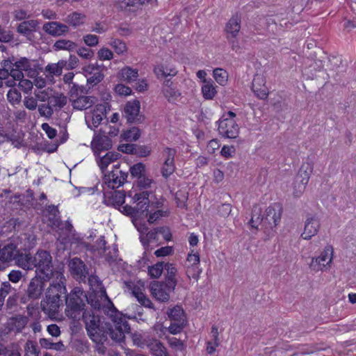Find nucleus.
Here are the masks:
<instances>
[{
  "instance_id": "423d86ee",
  "label": "nucleus",
  "mask_w": 356,
  "mask_h": 356,
  "mask_svg": "<svg viewBox=\"0 0 356 356\" xmlns=\"http://www.w3.org/2000/svg\"><path fill=\"white\" fill-rule=\"evenodd\" d=\"M87 297L83 290L79 287L74 288L70 293L65 296V314L73 321H79L83 312L85 301Z\"/></svg>"
},
{
  "instance_id": "dca6fc26",
  "label": "nucleus",
  "mask_w": 356,
  "mask_h": 356,
  "mask_svg": "<svg viewBox=\"0 0 356 356\" xmlns=\"http://www.w3.org/2000/svg\"><path fill=\"white\" fill-rule=\"evenodd\" d=\"M87 82L91 86L99 83L104 78L100 67L96 64H89L83 68Z\"/></svg>"
},
{
  "instance_id": "3c124183",
  "label": "nucleus",
  "mask_w": 356,
  "mask_h": 356,
  "mask_svg": "<svg viewBox=\"0 0 356 356\" xmlns=\"http://www.w3.org/2000/svg\"><path fill=\"white\" fill-rule=\"evenodd\" d=\"M165 266V264L163 262H158L150 266L148 269L149 275L152 278H159L162 275Z\"/></svg>"
},
{
  "instance_id": "f704fd0d",
  "label": "nucleus",
  "mask_w": 356,
  "mask_h": 356,
  "mask_svg": "<svg viewBox=\"0 0 356 356\" xmlns=\"http://www.w3.org/2000/svg\"><path fill=\"white\" fill-rule=\"evenodd\" d=\"M201 91L203 97L207 100L213 99L217 94L216 86L211 79L202 83Z\"/></svg>"
},
{
  "instance_id": "79ce46f5",
  "label": "nucleus",
  "mask_w": 356,
  "mask_h": 356,
  "mask_svg": "<svg viewBox=\"0 0 356 356\" xmlns=\"http://www.w3.org/2000/svg\"><path fill=\"white\" fill-rule=\"evenodd\" d=\"M111 193V197L108 200H106L108 204H111L114 206H121L124 203L125 194L123 191H114Z\"/></svg>"
},
{
  "instance_id": "c756f323",
  "label": "nucleus",
  "mask_w": 356,
  "mask_h": 356,
  "mask_svg": "<svg viewBox=\"0 0 356 356\" xmlns=\"http://www.w3.org/2000/svg\"><path fill=\"white\" fill-rule=\"evenodd\" d=\"M39 23L37 20L31 19L19 23L17 27V31L24 35L29 36L33 32L37 31Z\"/></svg>"
},
{
  "instance_id": "c03bdc74",
  "label": "nucleus",
  "mask_w": 356,
  "mask_h": 356,
  "mask_svg": "<svg viewBox=\"0 0 356 356\" xmlns=\"http://www.w3.org/2000/svg\"><path fill=\"white\" fill-rule=\"evenodd\" d=\"M213 76L220 86H225L228 81V73L222 68H216L213 71Z\"/></svg>"
},
{
  "instance_id": "338daca9",
  "label": "nucleus",
  "mask_w": 356,
  "mask_h": 356,
  "mask_svg": "<svg viewBox=\"0 0 356 356\" xmlns=\"http://www.w3.org/2000/svg\"><path fill=\"white\" fill-rule=\"evenodd\" d=\"M193 265H200V255L197 252H195L194 250H192L188 254L186 266Z\"/></svg>"
},
{
  "instance_id": "473e14b6",
  "label": "nucleus",
  "mask_w": 356,
  "mask_h": 356,
  "mask_svg": "<svg viewBox=\"0 0 356 356\" xmlns=\"http://www.w3.org/2000/svg\"><path fill=\"white\" fill-rule=\"evenodd\" d=\"M28 323V319L25 316H16L10 318L8 321V326L10 330L19 332L25 327Z\"/></svg>"
},
{
  "instance_id": "4d7b16f0",
  "label": "nucleus",
  "mask_w": 356,
  "mask_h": 356,
  "mask_svg": "<svg viewBox=\"0 0 356 356\" xmlns=\"http://www.w3.org/2000/svg\"><path fill=\"white\" fill-rule=\"evenodd\" d=\"M145 171V165L142 163H138L130 168V172L133 177L140 178Z\"/></svg>"
},
{
  "instance_id": "774afa93",
  "label": "nucleus",
  "mask_w": 356,
  "mask_h": 356,
  "mask_svg": "<svg viewBox=\"0 0 356 356\" xmlns=\"http://www.w3.org/2000/svg\"><path fill=\"white\" fill-rule=\"evenodd\" d=\"M77 54L82 58L90 60L94 56L93 50L82 47L77 49Z\"/></svg>"
},
{
  "instance_id": "49530a36",
  "label": "nucleus",
  "mask_w": 356,
  "mask_h": 356,
  "mask_svg": "<svg viewBox=\"0 0 356 356\" xmlns=\"http://www.w3.org/2000/svg\"><path fill=\"white\" fill-rule=\"evenodd\" d=\"M108 44L118 55H122L127 51L126 44L119 39L111 38V41L108 42Z\"/></svg>"
},
{
  "instance_id": "e433bc0d",
  "label": "nucleus",
  "mask_w": 356,
  "mask_h": 356,
  "mask_svg": "<svg viewBox=\"0 0 356 356\" xmlns=\"http://www.w3.org/2000/svg\"><path fill=\"white\" fill-rule=\"evenodd\" d=\"M77 44L70 40L60 39L54 42L53 44V49L55 51H73L76 49Z\"/></svg>"
},
{
  "instance_id": "f8f14e48",
  "label": "nucleus",
  "mask_w": 356,
  "mask_h": 356,
  "mask_svg": "<svg viewBox=\"0 0 356 356\" xmlns=\"http://www.w3.org/2000/svg\"><path fill=\"white\" fill-rule=\"evenodd\" d=\"M126 178L127 175L115 165L114 170L104 175V181L108 188L114 189L122 186Z\"/></svg>"
},
{
  "instance_id": "864d4df0",
  "label": "nucleus",
  "mask_w": 356,
  "mask_h": 356,
  "mask_svg": "<svg viewBox=\"0 0 356 356\" xmlns=\"http://www.w3.org/2000/svg\"><path fill=\"white\" fill-rule=\"evenodd\" d=\"M97 56L100 60H111L113 58L114 54L108 47H102L97 51Z\"/></svg>"
},
{
  "instance_id": "ddd939ff",
  "label": "nucleus",
  "mask_w": 356,
  "mask_h": 356,
  "mask_svg": "<svg viewBox=\"0 0 356 356\" xmlns=\"http://www.w3.org/2000/svg\"><path fill=\"white\" fill-rule=\"evenodd\" d=\"M170 286L159 282H153L150 284V292L154 298L161 302H167L170 298L169 293L172 291Z\"/></svg>"
},
{
  "instance_id": "a18cd8bd",
  "label": "nucleus",
  "mask_w": 356,
  "mask_h": 356,
  "mask_svg": "<svg viewBox=\"0 0 356 356\" xmlns=\"http://www.w3.org/2000/svg\"><path fill=\"white\" fill-rule=\"evenodd\" d=\"M165 266L167 270L168 284L170 286L172 289H175L177 284L175 275L177 274V270L172 264H165Z\"/></svg>"
},
{
  "instance_id": "b1692460",
  "label": "nucleus",
  "mask_w": 356,
  "mask_h": 356,
  "mask_svg": "<svg viewBox=\"0 0 356 356\" xmlns=\"http://www.w3.org/2000/svg\"><path fill=\"white\" fill-rule=\"evenodd\" d=\"M81 317L84 320L86 327L89 335H95L99 327V318L95 315H90L89 312H83L81 314Z\"/></svg>"
},
{
  "instance_id": "72a5a7b5",
  "label": "nucleus",
  "mask_w": 356,
  "mask_h": 356,
  "mask_svg": "<svg viewBox=\"0 0 356 356\" xmlns=\"http://www.w3.org/2000/svg\"><path fill=\"white\" fill-rule=\"evenodd\" d=\"M97 155L99 156V159L97 160L98 165L102 172H104L109 164L118 159L120 154L117 152H108L103 156H101L100 154Z\"/></svg>"
},
{
  "instance_id": "ea45409f",
  "label": "nucleus",
  "mask_w": 356,
  "mask_h": 356,
  "mask_svg": "<svg viewBox=\"0 0 356 356\" xmlns=\"http://www.w3.org/2000/svg\"><path fill=\"white\" fill-rule=\"evenodd\" d=\"M157 229L146 232L145 234L140 235V242L145 248H147L150 243L156 242L157 239Z\"/></svg>"
},
{
  "instance_id": "2f4dec72",
  "label": "nucleus",
  "mask_w": 356,
  "mask_h": 356,
  "mask_svg": "<svg viewBox=\"0 0 356 356\" xmlns=\"http://www.w3.org/2000/svg\"><path fill=\"white\" fill-rule=\"evenodd\" d=\"M138 76V70L133 69L129 66H126L121 69L118 74V79L127 83H131L136 81Z\"/></svg>"
},
{
  "instance_id": "6e6552de",
  "label": "nucleus",
  "mask_w": 356,
  "mask_h": 356,
  "mask_svg": "<svg viewBox=\"0 0 356 356\" xmlns=\"http://www.w3.org/2000/svg\"><path fill=\"white\" fill-rule=\"evenodd\" d=\"M312 170L313 167L310 163H306L302 165L292 184L291 193L294 197L298 198L302 195L309 182Z\"/></svg>"
},
{
  "instance_id": "7ed1b4c3",
  "label": "nucleus",
  "mask_w": 356,
  "mask_h": 356,
  "mask_svg": "<svg viewBox=\"0 0 356 356\" xmlns=\"http://www.w3.org/2000/svg\"><path fill=\"white\" fill-rule=\"evenodd\" d=\"M64 281L65 277L63 272L56 273V279L53 280L47 289L45 298L41 302L42 311L51 318L57 313L60 306L62 305L61 295L67 292Z\"/></svg>"
},
{
  "instance_id": "6ab92c4d",
  "label": "nucleus",
  "mask_w": 356,
  "mask_h": 356,
  "mask_svg": "<svg viewBox=\"0 0 356 356\" xmlns=\"http://www.w3.org/2000/svg\"><path fill=\"white\" fill-rule=\"evenodd\" d=\"M69 267L73 276L80 280L86 278L87 272L84 263L79 258H73L69 262Z\"/></svg>"
},
{
  "instance_id": "7c9ffc66",
  "label": "nucleus",
  "mask_w": 356,
  "mask_h": 356,
  "mask_svg": "<svg viewBox=\"0 0 356 356\" xmlns=\"http://www.w3.org/2000/svg\"><path fill=\"white\" fill-rule=\"evenodd\" d=\"M146 346L154 356H168L166 348L156 339H148Z\"/></svg>"
},
{
  "instance_id": "a19ab883",
  "label": "nucleus",
  "mask_w": 356,
  "mask_h": 356,
  "mask_svg": "<svg viewBox=\"0 0 356 356\" xmlns=\"http://www.w3.org/2000/svg\"><path fill=\"white\" fill-rule=\"evenodd\" d=\"M86 16L83 13L74 12L67 17V22L71 26L76 27L85 23Z\"/></svg>"
},
{
  "instance_id": "13d9d810",
  "label": "nucleus",
  "mask_w": 356,
  "mask_h": 356,
  "mask_svg": "<svg viewBox=\"0 0 356 356\" xmlns=\"http://www.w3.org/2000/svg\"><path fill=\"white\" fill-rule=\"evenodd\" d=\"M38 112L42 117L50 118L53 115V108L49 103L43 104L38 106Z\"/></svg>"
},
{
  "instance_id": "0eeeda50",
  "label": "nucleus",
  "mask_w": 356,
  "mask_h": 356,
  "mask_svg": "<svg viewBox=\"0 0 356 356\" xmlns=\"http://www.w3.org/2000/svg\"><path fill=\"white\" fill-rule=\"evenodd\" d=\"M236 113L229 111L222 115L218 121V131L220 136L226 138L235 139L240 132L238 124L235 120Z\"/></svg>"
},
{
  "instance_id": "58836bf2",
  "label": "nucleus",
  "mask_w": 356,
  "mask_h": 356,
  "mask_svg": "<svg viewBox=\"0 0 356 356\" xmlns=\"http://www.w3.org/2000/svg\"><path fill=\"white\" fill-rule=\"evenodd\" d=\"M168 317L172 321L186 323L184 312L179 306H175L168 312Z\"/></svg>"
},
{
  "instance_id": "4c0bfd02",
  "label": "nucleus",
  "mask_w": 356,
  "mask_h": 356,
  "mask_svg": "<svg viewBox=\"0 0 356 356\" xmlns=\"http://www.w3.org/2000/svg\"><path fill=\"white\" fill-rule=\"evenodd\" d=\"M151 204H152V207L149 208V213L147 215L149 216V218L147 220L149 223H153L161 217L165 216L166 212L160 209H157L156 211H153L154 209H159L161 207L162 204L161 202H156L155 204H154L153 203H152Z\"/></svg>"
},
{
  "instance_id": "de8ad7c7",
  "label": "nucleus",
  "mask_w": 356,
  "mask_h": 356,
  "mask_svg": "<svg viewBox=\"0 0 356 356\" xmlns=\"http://www.w3.org/2000/svg\"><path fill=\"white\" fill-rule=\"evenodd\" d=\"M140 136V131L137 127H132L129 130L124 131L121 137L125 141L132 142L137 140Z\"/></svg>"
},
{
  "instance_id": "39448f33",
  "label": "nucleus",
  "mask_w": 356,
  "mask_h": 356,
  "mask_svg": "<svg viewBox=\"0 0 356 356\" xmlns=\"http://www.w3.org/2000/svg\"><path fill=\"white\" fill-rule=\"evenodd\" d=\"M149 195L147 191H130L127 197L131 199L132 205L122 207L121 211L134 218L147 216L149 208L152 207L149 204Z\"/></svg>"
},
{
  "instance_id": "603ef678",
  "label": "nucleus",
  "mask_w": 356,
  "mask_h": 356,
  "mask_svg": "<svg viewBox=\"0 0 356 356\" xmlns=\"http://www.w3.org/2000/svg\"><path fill=\"white\" fill-rule=\"evenodd\" d=\"M39 350L35 343L28 341L24 346V356H39Z\"/></svg>"
},
{
  "instance_id": "c9c22d12",
  "label": "nucleus",
  "mask_w": 356,
  "mask_h": 356,
  "mask_svg": "<svg viewBox=\"0 0 356 356\" xmlns=\"http://www.w3.org/2000/svg\"><path fill=\"white\" fill-rule=\"evenodd\" d=\"M67 61L60 60L56 63H49L45 67V72L51 76H60L63 70L66 67Z\"/></svg>"
},
{
  "instance_id": "cd10ccee",
  "label": "nucleus",
  "mask_w": 356,
  "mask_h": 356,
  "mask_svg": "<svg viewBox=\"0 0 356 356\" xmlns=\"http://www.w3.org/2000/svg\"><path fill=\"white\" fill-rule=\"evenodd\" d=\"M241 30V19L238 16L232 17L225 26V31L227 39H234L237 37Z\"/></svg>"
},
{
  "instance_id": "6e6d98bb",
  "label": "nucleus",
  "mask_w": 356,
  "mask_h": 356,
  "mask_svg": "<svg viewBox=\"0 0 356 356\" xmlns=\"http://www.w3.org/2000/svg\"><path fill=\"white\" fill-rule=\"evenodd\" d=\"M167 340L169 346L177 350L181 351L186 348L184 341L176 337H168Z\"/></svg>"
},
{
  "instance_id": "9b49d317",
  "label": "nucleus",
  "mask_w": 356,
  "mask_h": 356,
  "mask_svg": "<svg viewBox=\"0 0 356 356\" xmlns=\"http://www.w3.org/2000/svg\"><path fill=\"white\" fill-rule=\"evenodd\" d=\"M320 229V219L316 216L308 215L304 222V228L300 237L303 240L309 241L318 234Z\"/></svg>"
},
{
  "instance_id": "412c9836",
  "label": "nucleus",
  "mask_w": 356,
  "mask_h": 356,
  "mask_svg": "<svg viewBox=\"0 0 356 356\" xmlns=\"http://www.w3.org/2000/svg\"><path fill=\"white\" fill-rule=\"evenodd\" d=\"M154 73L158 79L174 76L177 74L176 67L170 63H159L154 68Z\"/></svg>"
},
{
  "instance_id": "8fccbe9b",
  "label": "nucleus",
  "mask_w": 356,
  "mask_h": 356,
  "mask_svg": "<svg viewBox=\"0 0 356 356\" xmlns=\"http://www.w3.org/2000/svg\"><path fill=\"white\" fill-rule=\"evenodd\" d=\"M52 89L48 88L43 90H36L34 91V96L37 100L41 102H49L51 97Z\"/></svg>"
},
{
  "instance_id": "bb28decb",
  "label": "nucleus",
  "mask_w": 356,
  "mask_h": 356,
  "mask_svg": "<svg viewBox=\"0 0 356 356\" xmlns=\"http://www.w3.org/2000/svg\"><path fill=\"white\" fill-rule=\"evenodd\" d=\"M209 337L210 339L207 342V352L208 354L211 355L215 353L216 348L220 343L218 328L216 325H213L211 327Z\"/></svg>"
},
{
  "instance_id": "bf43d9fd",
  "label": "nucleus",
  "mask_w": 356,
  "mask_h": 356,
  "mask_svg": "<svg viewBox=\"0 0 356 356\" xmlns=\"http://www.w3.org/2000/svg\"><path fill=\"white\" fill-rule=\"evenodd\" d=\"M186 325V323L174 321L170 325L168 330L170 334H177L180 333Z\"/></svg>"
},
{
  "instance_id": "5fc2aeb1",
  "label": "nucleus",
  "mask_w": 356,
  "mask_h": 356,
  "mask_svg": "<svg viewBox=\"0 0 356 356\" xmlns=\"http://www.w3.org/2000/svg\"><path fill=\"white\" fill-rule=\"evenodd\" d=\"M186 266V275L189 278H193L197 280L202 273V270L200 268V265L193 266Z\"/></svg>"
},
{
  "instance_id": "052dcab7",
  "label": "nucleus",
  "mask_w": 356,
  "mask_h": 356,
  "mask_svg": "<svg viewBox=\"0 0 356 356\" xmlns=\"http://www.w3.org/2000/svg\"><path fill=\"white\" fill-rule=\"evenodd\" d=\"M24 106L30 111H34L38 106V100L35 97L27 96L23 100Z\"/></svg>"
},
{
  "instance_id": "4be33fe9",
  "label": "nucleus",
  "mask_w": 356,
  "mask_h": 356,
  "mask_svg": "<svg viewBox=\"0 0 356 356\" xmlns=\"http://www.w3.org/2000/svg\"><path fill=\"white\" fill-rule=\"evenodd\" d=\"M112 146L111 140L106 136H97L91 142V147L95 154H100L103 150H107Z\"/></svg>"
},
{
  "instance_id": "aec40b11",
  "label": "nucleus",
  "mask_w": 356,
  "mask_h": 356,
  "mask_svg": "<svg viewBox=\"0 0 356 356\" xmlns=\"http://www.w3.org/2000/svg\"><path fill=\"white\" fill-rule=\"evenodd\" d=\"M44 282L35 277L33 278L27 289V295L29 298L36 300L40 298L44 290Z\"/></svg>"
},
{
  "instance_id": "0e129e2a",
  "label": "nucleus",
  "mask_w": 356,
  "mask_h": 356,
  "mask_svg": "<svg viewBox=\"0 0 356 356\" xmlns=\"http://www.w3.org/2000/svg\"><path fill=\"white\" fill-rule=\"evenodd\" d=\"M21 94L16 89H10L7 94L8 101L13 104H18L21 99Z\"/></svg>"
},
{
  "instance_id": "a878e982",
  "label": "nucleus",
  "mask_w": 356,
  "mask_h": 356,
  "mask_svg": "<svg viewBox=\"0 0 356 356\" xmlns=\"http://www.w3.org/2000/svg\"><path fill=\"white\" fill-rule=\"evenodd\" d=\"M144 286L142 284H137L131 288V294L137 299V300L143 306L149 308L152 307L151 300L147 298L144 293Z\"/></svg>"
},
{
  "instance_id": "4468645a",
  "label": "nucleus",
  "mask_w": 356,
  "mask_h": 356,
  "mask_svg": "<svg viewBox=\"0 0 356 356\" xmlns=\"http://www.w3.org/2000/svg\"><path fill=\"white\" fill-rule=\"evenodd\" d=\"M14 66L19 67L22 71H24L30 78H33L38 75L39 72L41 70V67L37 60H29L26 58H22L16 61Z\"/></svg>"
},
{
  "instance_id": "f257e3e1",
  "label": "nucleus",
  "mask_w": 356,
  "mask_h": 356,
  "mask_svg": "<svg viewBox=\"0 0 356 356\" xmlns=\"http://www.w3.org/2000/svg\"><path fill=\"white\" fill-rule=\"evenodd\" d=\"M88 282L92 288H95V291L99 289L98 296L100 298V302L96 303L95 307L98 308L106 307L108 308L107 312H111L112 323L109 325L107 334L115 341L120 342L123 341L125 333L128 332L130 329L127 321L122 317L121 314L115 311L113 304L106 294V289L102 287V282L99 277L92 275L89 277Z\"/></svg>"
},
{
  "instance_id": "5701e85b",
  "label": "nucleus",
  "mask_w": 356,
  "mask_h": 356,
  "mask_svg": "<svg viewBox=\"0 0 356 356\" xmlns=\"http://www.w3.org/2000/svg\"><path fill=\"white\" fill-rule=\"evenodd\" d=\"M43 30L48 34L53 36H60L68 32L67 26L57 22L45 23L43 25Z\"/></svg>"
},
{
  "instance_id": "37998d69",
  "label": "nucleus",
  "mask_w": 356,
  "mask_h": 356,
  "mask_svg": "<svg viewBox=\"0 0 356 356\" xmlns=\"http://www.w3.org/2000/svg\"><path fill=\"white\" fill-rule=\"evenodd\" d=\"M163 94L164 97L170 102H175L180 98L181 93L179 91L170 86H166L163 89Z\"/></svg>"
},
{
  "instance_id": "f3484780",
  "label": "nucleus",
  "mask_w": 356,
  "mask_h": 356,
  "mask_svg": "<svg viewBox=\"0 0 356 356\" xmlns=\"http://www.w3.org/2000/svg\"><path fill=\"white\" fill-rule=\"evenodd\" d=\"M70 101L74 109L82 111L88 109L94 105L96 102V99L92 96H76L72 94L70 97Z\"/></svg>"
},
{
  "instance_id": "a211bd4d",
  "label": "nucleus",
  "mask_w": 356,
  "mask_h": 356,
  "mask_svg": "<svg viewBox=\"0 0 356 356\" xmlns=\"http://www.w3.org/2000/svg\"><path fill=\"white\" fill-rule=\"evenodd\" d=\"M252 90L261 99H265L268 95V89L266 86L265 78L259 74L254 76L252 81Z\"/></svg>"
},
{
  "instance_id": "69168bd1",
  "label": "nucleus",
  "mask_w": 356,
  "mask_h": 356,
  "mask_svg": "<svg viewBox=\"0 0 356 356\" xmlns=\"http://www.w3.org/2000/svg\"><path fill=\"white\" fill-rule=\"evenodd\" d=\"M18 86L24 93H30L33 89V83L30 80L22 79L18 83Z\"/></svg>"
},
{
  "instance_id": "e2e57ef3",
  "label": "nucleus",
  "mask_w": 356,
  "mask_h": 356,
  "mask_svg": "<svg viewBox=\"0 0 356 356\" xmlns=\"http://www.w3.org/2000/svg\"><path fill=\"white\" fill-rule=\"evenodd\" d=\"M235 152H236V149H235L234 146L223 145L221 149V151H220V154L225 159H228L233 157Z\"/></svg>"
},
{
  "instance_id": "2eb2a0df",
  "label": "nucleus",
  "mask_w": 356,
  "mask_h": 356,
  "mask_svg": "<svg viewBox=\"0 0 356 356\" xmlns=\"http://www.w3.org/2000/svg\"><path fill=\"white\" fill-rule=\"evenodd\" d=\"M175 154L176 150L169 147L165 148L163 152L164 162L161 168V173L165 178L168 177L175 172V165L174 159Z\"/></svg>"
},
{
  "instance_id": "c85d7f7f",
  "label": "nucleus",
  "mask_w": 356,
  "mask_h": 356,
  "mask_svg": "<svg viewBox=\"0 0 356 356\" xmlns=\"http://www.w3.org/2000/svg\"><path fill=\"white\" fill-rule=\"evenodd\" d=\"M22 254L19 252L13 244H9L0 250V259L3 261H10L14 259L17 264V257Z\"/></svg>"
},
{
  "instance_id": "09e8293b",
  "label": "nucleus",
  "mask_w": 356,
  "mask_h": 356,
  "mask_svg": "<svg viewBox=\"0 0 356 356\" xmlns=\"http://www.w3.org/2000/svg\"><path fill=\"white\" fill-rule=\"evenodd\" d=\"M50 105L53 107L63 108L67 104V97L63 94L53 95L49 100Z\"/></svg>"
},
{
  "instance_id": "393cba45",
  "label": "nucleus",
  "mask_w": 356,
  "mask_h": 356,
  "mask_svg": "<svg viewBox=\"0 0 356 356\" xmlns=\"http://www.w3.org/2000/svg\"><path fill=\"white\" fill-rule=\"evenodd\" d=\"M140 104L139 101L128 102L124 107L125 117L130 122H135L140 113Z\"/></svg>"
},
{
  "instance_id": "1a4fd4ad",
  "label": "nucleus",
  "mask_w": 356,
  "mask_h": 356,
  "mask_svg": "<svg viewBox=\"0 0 356 356\" xmlns=\"http://www.w3.org/2000/svg\"><path fill=\"white\" fill-rule=\"evenodd\" d=\"M334 248L332 245H326L320 255L312 259L309 268L315 271H323L330 268L333 259Z\"/></svg>"
},
{
  "instance_id": "9d476101",
  "label": "nucleus",
  "mask_w": 356,
  "mask_h": 356,
  "mask_svg": "<svg viewBox=\"0 0 356 356\" xmlns=\"http://www.w3.org/2000/svg\"><path fill=\"white\" fill-rule=\"evenodd\" d=\"M109 106L107 103L98 104L85 114L86 123L88 128L95 129L101 124L106 117Z\"/></svg>"
},
{
  "instance_id": "f03ea898",
  "label": "nucleus",
  "mask_w": 356,
  "mask_h": 356,
  "mask_svg": "<svg viewBox=\"0 0 356 356\" xmlns=\"http://www.w3.org/2000/svg\"><path fill=\"white\" fill-rule=\"evenodd\" d=\"M17 265L24 270L35 268V273L43 279H56V273L60 270H54L53 268V259L49 252L40 249L32 256L31 254H22L17 259Z\"/></svg>"
},
{
  "instance_id": "20e7f679",
  "label": "nucleus",
  "mask_w": 356,
  "mask_h": 356,
  "mask_svg": "<svg viewBox=\"0 0 356 356\" xmlns=\"http://www.w3.org/2000/svg\"><path fill=\"white\" fill-rule=\"evenodd\" d=\"M282 212V205L279 202L270 204L266 207L264 214L259 206L254 205L252 209L249 225L252 229L257 231L258 227L264 221L271 227H276L280 223Z\"/></svg>"
},
{
  "instance_id": "680f3d73",
  "label": "nucleus",
  "mask_w": 356,
  "mask_h": 356,
  "mask_svg": "<svg viewBox=\"0 0 356 356\" xmlns=\"http://www.w3.org/2000/svg\"><path fill=\"white\" fill-rule=\"evenodd\" d=\"M83 40L84 43L90 47H95L99 43V38L97 35L94 34H86L83 36Z\"/></svg>"
}]
</instances>
